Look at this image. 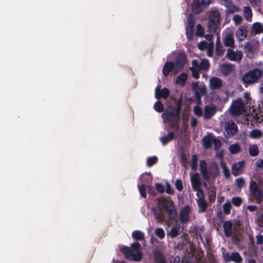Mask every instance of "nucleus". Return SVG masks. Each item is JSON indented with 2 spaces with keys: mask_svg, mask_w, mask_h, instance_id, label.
<instances>
[{
  "mask_svg": "<svg viewBox=\"0 0 263 263\" xmlns=\"http://www.w3.org/2000/svg\"><path fill=\"white\" fill-rule=\"evenodd\" d=\"M209 19L220 21V13L219 11L217 10H212L210 14Z\"/></svg>",
  "mask_w": 263,
  "mask_h": 263,
  "instance_id": "nucleus-39",
  "label": "nucleus"
},
{
  "mask_svg": "<svg viewBox=\"0 0 263 263\" xmlns=\"http://www.w3.org/2000/svg\"><path fill=\"white\" fill-rule=\"evenodd\" d=\"M139 190L142 197L145 198L146 196V190L144 185L138 186Z\"/></svg>",
  "mask_w": 263,
  "mask_h": 263,
  "instance_id": "nucleus-56",
  "label": "nucleus"
},
{
  "mask_svg": "<svg viewBox=\"0 0 263 263\" xmlns=\"http://www.w3.org/2000/svg\"><path fill=\"white\" fill-rule=\"evenodd\" d=\"M155 234L160 238H163L165 236V232L162 228H156L155 231Z\"/></svg>",
  "mask_w": 263,
  "mask_h": 263,
  "instance_id": "nucleus-47",
  "label": "nucleus"
},
{
  "mask_svg": "<svg viewBox=\"0 0 263 263\" xmlns=\"http://www.w3.org/2000/svg\"><path fill=\"white\" fill-rule=\"evenodd\" d=\"M183 228L180 224H176L167 233V236L171 238H175L179 235L182 231Z\"/></svg>",
  "mask_w": 263,
  "mask_h": 263,
  "instance_id": "nucleus-22",
  "label": "nucleus"
},
{
  "mask_svg": "<svg viewBox=\"0 0 263 263\" xmlns=\"http://www.w3.org/2000/svg\"><path fill=\"white\" fill-rule=\"evenodd\" d=\"M235 70V66L230 63L221 65L220 71L224 76H227L233 72Z\"/></svg>",
  "mask_w": 263,
  "mask_h": 263,
  "instance_id": "nucleus-24",
  "label": "nucleus"
},
{
  "mask_svg": "<svg viewBox=\"0 0 263 263\" xmlns=\"http://www.w3.org/2000/svg\"><path fill=\"white\" fill-rule=\"evenodd\" d=\"M175 186L178 190L181 191L182 190V183L181 180H176L175 182Z\"/></svg>",
  "mask_w": 263,
  "mask_h": 263,
  "instance_id": "nucleus-60",
  "label": "nucleus"
},
{
  "mask_svg": "<svg viewBox=\"0 0 263 263\" xmlns=\"http://www.w3.org/2000/svg\"><path fill=\"white\" fill-rule=\"evenodd\" d=\"M251 5L254 7H259L261 5V0H249Z\"/></svg>",
  "mask_w": 263,
  "mask_h": 263,
  "instance_id": "nucleus-58",
  "label": "nucleus"
},
{
  "mask_svg": "<svg viewBox=\"0 0 263 263\" xmlns=\"http://www.w3.org/2000/svg\"><path fill=\"white\" fill-rule=\"evenodd\" d=\"M216 111V107L214 104H209L204 106L203 117L205 119H209L214 116Z\"/></svg>",
  "mask_w": 263,
  "mask_h": 263,
  "instance_id": "nucleus-15",
  "label": "nucleus"
},
{
  "mask_svg": "<svg viewBox=\"0 0 263 263\" xmlns=\"http://www.w3.org/2000/svg\"><path fill=\"white\" fill-rule=\"evenodd\" d=\"M222 255L224 260L227 262L234 261L236 263H240L242 258L239 253L237 252L229 253L227 252L226 250L222 248Z\"/></svg>",
  "mask_w": 263,
  "mask_h": 263,
  "instance_id": "nucleus-9",
  "label": "nucleus"
},
{
  "mask_svg": "<svg viewBox=\"0 0 263 263\" xmlns=\"http://www.w3.org/2000/svg\"><path fill=\"white\" fill-rule=\"evenodd\" d=\"M192 88L195 91L196 97L198 98L201 96L206 94V87L202 84H200L198 82L194 83L192 84Z\"/></svg>",
  "mask_w": 263,
  "mask_h": 263,
  "instance_id": "nucleus-14",
  "label": "nucleus"
},
{
  "mask_svg": "<svg viewBox=\"0 0 263 263\" xmlns=\"http://www.w3.org/2000/svg\"><path fill=\"white\" fill-rule=\"evenodd\" d=\"M187 76L186 73L183 72L181 73L176 79V82L177 84L183 86L185 85Z\"/></svg>",
  "mask_w": 263,
  "mask_h": 263,
  "instance_id": "nucleus-33",
  "label": "nucleus"
},
{
  "mask_svg": "<svg viewBox=\"0 0 263 263\" xmlns=\"http://www.w3.org/2000/svg\"><path fill=\"white\" fill-rule=\"evenodd\" d=\"M247 28L245 26H241L236 31V36L240 41L244 40L247 37Z\"/></svg>",
  "mask_w": 263,
  "mask_h": 263,
  "instance_id": "nucleus-23",
  "label": "nucleus"
},
{
  "mask_svg": "<svg viewBox=\"0 0 263 263\" xmlns=\"http://www.w3.org/2000/svg\"><path fill=\"white\" fill-rule=\"evenodd\" d=\"M226 6L227 7L228 12L231 13L240 11V9L239 8L233 4H226Z\"/></svg>",
  "mask_w": 263,
  "mask_h": 263,
  "instance_id": "nucleus-42",
  "label": "nucleus"
},
{
  "mask_svg": "<svg viewBox=\"0 0 263 263\" xmlns=\"http://www.w3.org/2000/svg\"><path fill=\"white\" fill-rule=\"evenodd\" d=\"M162 210H164L167 216L171 219H174L177 216V208L175 206L173 201L170 199L159 198L158 199L157 209L153 208L152 209L155 219L159 223H162L165 217Z\"/></svg>",
  "mask_w": 263,
  "mask_h": 263,
  "instance_id": "nucleus-1",
  "label": "nucleus"
},
{
  "mask_svg": "<svg viewBox=\"0 0 263 263\" xmlns=\"http://www.w3.org/2000/svg\"><path fill=\"white\" fill-rule=\"evenodd\" d=\"M157 160V158L155 156H153L152 157L148 158L147 159V165L148 166H151L153 164H154Z\"/></svg>",
  "mask_w": 263,
  "mask_h": 263,
  "instance_id": "nucleus-50",
  "label": "nucleus"
},
{
  "mask_svg": "<svg viewBox=\"0 0 263 263\" xmlns=\"http://www.w3.org/2000/svg\"><path fill=\"white\" fill-rule=\"evenodd\" d=\"M223 85L222 80L218 77H213L209 80V86L212 90H216L220 88Z\"/></svg>",
  "mask_w": 263,
  "mask_h": 263,
  "instance_id": "nucleus-17",
  "label": "nucleus"
},
{
  "mask_svg": "<svg viewBox=\"0 0 263 263\" xmlns=\"http://www.w3.org/2000/svg\"><path fill=\"white\" fill-rule=\"evenodd\" d=\"M219 24V21H214L211 19H209L208 26L209 31L211 32H215L218 28Z\"/></svg>",
  "mask_w": 263,
  "mask_h": 263,
  "instance_id": "nucleus-29",
  "label": "nucleus"
},
{
  "mask_svg": "<svg viewBox=\"0 0 263 263\" xmlns=\"http://www.w3.org/2000/svg\"><path fill=\"white\" fill-rule=\"evenodd\" d=\"M120 250L125 257L130 260L140 261L142 257L141 246L138 242L131 244L129 247L122 246Z\"/></svg>",
  "mask_w": 263,
  "mask_h": 263,
  "instance_id": "nucleus-3",
  "label": "nucleus"
},
{
  "mask_svg": "<svg viewBox=\"0 0 263 263\" xmlns=\"http://www.w3.org/2000/svg\"><path fill=\"white\" fill-rule=\"evenodd\" d=\"M212 139H213V135L212 134H208L203 138V144L205 148L210 147L213 143Z\"/></svg>",
  "mask_w": 263,
  "mask_h": 263,
  "instance_id": "nucleus-30",
  "label": "nucleus"
},
{
  "mask_svg": "<svg viewBox=\"0 0 263 263\" xmlns=\"http://www.w3.org/2000/svg\"><path fill=\"white\" fill-rule=\"evenodd\" d=\"M180 114V108L175 107H169L164 113L162 114V118L163 121L166 122L177 118Z\"/></svg>",
  "mask_w": 263,
  "mask_h": 263,
  "instance_id": "nucleus-8",
  "label": "nucleus"
},
{
  "mask_svg": "<svg viewBox=\"0 0 263 263\" xmlns=\"http://www.w3.org/2000/svg\"><path fill=\"white\" fill-rule=\"evenodd\" d=\"M194 112L198 117L203 116V111L198 106H194Z\"/></svg>",
  "mask_w": 263,
  "mask_h": 263,
  "instance_id": "nucleus-49",
  "label": "nucleus"
},
{
  "mask_svg": "<svg viewBox=\"0 0 263 263\" xmlns=\"http://www.w3.org/2000/svg\"><path fill=\"white\" fill-rule=\"evenodd\" d=\"M231 204L230 201L226 202L223 205V211L226 214H228L230 212Z\"/></svg>",
  "mask_w": 263,
  "mask_h": 263,
  "instance_id": "nucleus-46",
  "label": "nucleus"
},
{
  "mask_svg": "<svg viewBox=\"0 0 263 263\" xmlns=\"http://www.w3.org/2000/svg\"><path fill=\"white\" fill-rule=\"evenodd\" d=\"M240 222L236 220L234 221H226L223 223V228L225 235L229 237L238 233L240 229Z\"/></svg>",
  "mask_w": 263,
  "mask_h": 263,
  "instance_id": "nucleus-6",
  "label": "nucleus"
},
{
  "mask_svg": "<svg viewBox=\"0 0 263 263\" xmlns=\"http://www.w3.org/2000/svg\"><path fill=\"white\" fill-rule=\"evenodd\" d=\"M132 237L135 239L142 240L144 238V234L141 231H135L133 232Z\"/></svg>",
  "mask_w": 263,
  "mask_h": 263,
  "instance_id": "nucleus-40",
  "label": "nucleus"
},
{
  "mask_svg": "<svg viewBox=\"0 0 263 263\" xmlns=\"http://www.w3.org/2000/svg\"><path fill=\"white\" fill-rule=\"evenodd\" d=\"M190 209L189 206H185L180 211L179 219L182 223H187L190 220L189 214Z\"/></svg>",
  "mask_w": 263,
  "mask_h": 263,
  "instance_id": "nucleus-19",
  "label": "nucleus"
},
{
  "mask_svg": "<svg viewBox=\"0 0 263 263\" xmlns=\"http://www.w3.org/2000/svg\"><path fill=\"white\" fill-rule=\"evenodd\" d=\"M224 130L227 138L236 135L238 132L237 125L232 121H228L225 123Z\"/></svg>",
  "mask_w": 263,
  "mask_h": 263,
  "instance_id": "nucleus-10",
  "label": "nucleus"
},
{
  "mask_svg": "<svg viewBox=\"0 0 263 263\" xmlns=\"http://www.w3.org/2000/svg\"><path fill=\"white\" fill-rule=\"evenodd\" d=\"M155 258L157 263H167L163 254L158 250L154 252Z\"/></svg>",
  "mask_w": 263,
  "mask_h": 263,
  "instance_id": "nucleus-35",
  "label": "nucleus"
},
{
  "mask_svg": "<svg viewBox=\"0 0 263 263\" xmlns=\"http://www.w3.org/2000/svg\"><path fill=\"white\" fill-rule=\"evenodd\" d=\"M214 44L212 43L210 44V46L206 48L207 50V55L209 57H212L213 54Z\"/></svg>",
  "mask_w": 263,
  "mask_h": 263,
  "instance_id": "nucleus-59",
  "label": "nucleus"
},
{
  "mask_svg": "<svg viewBox=\"0 0 263 263\" xmlns=\"http://www.w3.org/2000/svg\"><path fill=\"white\" fill-rule=\"evenodd\" d=\"M191 181L194 190H197L198 188H200L201 181L198 174L193 173L191 174Z\"/></svg>",
  "mask_w": 263,
  "mask_h": 263,
  "instance_id": "nucleus-26",
  "label": "nucleus"
},
{
  "mask_svg": "<svg viewBox=\"0 0 263 263\" xmlns=\"http://www.w3.org/2000/svg\"><path fill=\"white\" fill-rule=\"evenodd\" d=\"M259 46L258 41L252 40L245 44V49L247 52H254L256 50Z\"/></svg>",
  "mask_w": 263,
  "mask_h": 263,
  "instance_id": "nucleus-21",
  "label": "nucleus"
},
{
  "mask_svg": "<svg viewBox=\"0 0 263 263\" xmlns=\"http://www.w3.org/2000/svg\"><path fill=\"white\" fill-rule=\"evenodd\" d=\"M252 12L249 7H245L243 9V16L248 22H251L252 17Z\"/></svg>",
  "mask_w": 263,
  "mask_h": 263,
  "instance_id": "nucleus-34",
  "label": "nucleus"
},
{
  "mask_svg": "<svg viewBox=\"0 0 263 263\" xmlns=\"http://www.w3.org/2000/svg\"><path fill=\"white\" fill-rule=\"evenodd\" d=\"M249 154L252 157H255L259 153L258 147L256 144H251L249 147Z\"/></svg>",
  "mask_w": 263,
  "mask_h": 263,
  "instance_id": "nucleus-36",
  "label": "nucleus"
},
{
  "mask_svg": "<svg viewBox=\"0 0 263 263\" xmlns=\"http://www.w3.org/2000/svg\"><path fill=\"white\" fill-rule=\"evenodd\" d=\"M204 33V30L200 25H197L196 26V34L198 36H202Z\"/></svg>",
  "mask_w": 263,
  "mask_h": 263,
  "instance_id": "nucleus-55",
  "label": "nucleus"
},
{
  "mask_svg": "<svg viewBox=\"0 0 263 263\" xmlns=\"http://www.w3.org/2000/svg\"><path fill=\"white\" fill-rule=\"evenodd\" d=\"M156 188L160 193H163L164 192V187L162 184L157 183L156 184Z\"/></svg>",
  "mask_w": 263,
  "mask_h": 263,
  "instance_id": "nucleus-61",
  "label": "nucleus"
},
{
  "mask_svg": "<svg viewBox=\"0 0 263 263\" xmlns=\"http://www.w3.org/2000/svg\"><path fill=\"white\" fill-rule=\"evenodd\" d=\"M220 166L222 168V172L224 174V176L226 178H228L230 176V173H229V169L227 167L226 163L223 161H221L220 163Z\"/></svg>",
  "mask_w": 263,
  "mask_h": 263,
  "instance_id": "nucleus-44",
  "label": "nucleus"
},
{
  "mask_svg": "<svg viewBox=\"0 0 263 263\" xmlns=\"http://www.w3.org/2000/svg\"><path fill=\"white\" fill-rule=\"evenodd\" d=\"M154 108L156 111L162 112L163 110V105L160 102H157L154 105Z\"/></svg>",
  "mask_w": 263,
  "mask_h": 263,
  "instance_id": "nucleus-51",
  "label": "nucleus"
},
{
  "mask_svg": "<svg viewBox=\"0 0 263 263\" xmlns=\"http://www.w3.org/2000/svg\"><path fill=\"white\" fill-rule=\"evenodd\" d=\"M192 66L190 68L192 73L193 77L195 79H198L199 77V71L201 70L207 71L210 67L209 61L206 59H203L200 62L197 60L192 61Z\"/></svg>",
  "mask_w": 263,
  "mask_h": 263,
  "instance_id": "nucleus-5",
  "label": "nucleus"
},
{
  "mask_svg": "<svg viewBox=\"0 0 263 263\" xmlns=\"http://www.w3.org/2000/svg\"><path fill=\"white\" fill-rule=\"evenodd\" d=\"M226 56L231 61L240 62L242 58V52L240 50L234 51L231 49H228Z\"/></svg>",
  "mask_w": 263,
  "mask_h": 263,
  "instance_id": "nucleus-13",
  "label": "nucleus"
},
{
  "mask_svg": "<svg viewBox=\"0 0 263 263\" xmlns=\"http://www.w3.org/2000/svg\"><path fill=\"white\" fill-rule=\"evenodd\" d=\"M155 97L158 99L160 98L165 99L168 96L169 91L166 88H163L162 89H161L159 86H157L155 89Z\"/></svg>",
  "mask_w": 263,
  "mask_h": 263,
  "instance_id": "nucleus-25",
  "label": "nucleus"
},
{
  "mask_svg": "<svg viewBox=\"0 0 263 263\" xmlns=\"http://www.w3.org/2000/svg\"><path fill=\"white\" fill-rule=\"evenodd\" d=\"M199 166L200 172L202 174L204 179L205 180H208L210 178V176L207 173L208 171L206 170V164L205 161L204 160H201L200 162Z\"/></svg>",
  "mask_w": 263,
  "mask_h": 263,
  "instance_id": "nucleus-27",
  "label": "nucleus"
},
{
  "mask_svg": "<svg viewBox=\"0 0 263 263\" xmlns=\"http://www.w3.org/2000/svg\"><path fill=\"white\" fill-rule=\"evenodd\" d=\"M262 136V132L260 130L253 129L250 132L249 137L252 139H259Z\"/></svg>",
  "mask_w": 263,
  "mask_h": 263,
  "instance_id": "nucleus-38",
  "label": "nucleus"
},
{
  "mask_svg": "<svg viewBox=\"0 0 263 263\" xmlns=\"http://www.w3.org/2000/svg\"><path fill=\"white\" fill-rule=\"evenodd\" d=\"M232 202L234 205L238 206L241 203L242 200L240 197H236L232 198Z\"/></svg>",
  "mask_w": 263,
  "mask_h": 263,
  "instance_id": "nucleus-53",
  "label": "nucleus"
},
{
  "mask_svg": "<svg viewBox=\"0 0 263 263\" xmlns=\"http://www.w3.org/2000/svg\"><path fill=\"white\" fill-rule=\"evenodd\" d=\"M197 204L200 212H203L206 209V203L204 199H197Z\"/></svg>",
  "mask_w": 263,
  "mask_h": 263,
  "instance_id": "nucleus-43",
  "label": "nucleus"
},
{
  "mask_svg": "<svg viewBox=\"0 0 263 263\" xmlns=\"http://www.w3.org/2000/svg\"><path fill=\"white\" fill-rule=\"evenodd\" d=\"M236 184L237 187L241 189L245 184V180L242 178H239L236 180Z\"/></svg>",
  "mask_w": 263,
  "mask_h": 263,
  "instance_id": "nucleus-52",
  "label": "nucleus"
},
{
  "mask_svg": "<svg viewBox=\"0 0 263 263\" xmlns=\"http://www.w3.org/2000/svg\"><path fill=\"white\" fill-rule=\"evenodd\" d=\"M195 25V21L192 15H190L187 18L186 33L189 40H191L193 37V28Z\"/></svg>",
  "mask_w": 263,
  "mask_h": 263,
  "instance_id": "nucleus-16",
  "label": "nucleus"
},
{
  "mask_svg": "<svg viewBox=\"0 0 263 263\" xmlns=\"http://www.w3.org/2000/svg\"><path fill=\"white\" fill-rule=\"evenodd\" d=\"M174 138V134L172 132H170L166 136H164L160 138V141L163 144H165L172 140Z\"/></svg>",
  "mask_w": 263,
  "mask_h": 263,
  "instance_id": "nucleus-41",
  "label": "nucleus"
},
{
  "mask_svg": "<svg viewBox=\"0 0 263 263\" xmlns=\"http://www.w3.org/2000/svg\"><path fill=\"white\" fill-rule=\"evenodd\" d=\"M250 191L253 195L257 203H261L263 200V192L260 190L257 183L254 181H251L250 184Z\"/></svg>",
  "mask_w": 263,
  "mask_h": 263,
  "instance_id": "nucleus-7",
  "label": "nucleus"
},
{
  "mask_svg": "<svg viewBox=\"0 0 263 263\" xmlns=\"http://www.w3.org/2000/svg\"><path fill=\"white\" fill-rule=\"evenodd\" d=\"M218 172L219 170L218 166L215 163L211 164L207 172L210 176V178L211 177H215L217 176L218 174Z\"/></svg>",
  "mask_w": 263,
  "mask_h": 263,
  "instance_id": "nucleus-32",
  "label": "nucleus"
},
{
  "mask_svg": "<svg viewBox=\"0 0 263 263\" xmlns=\"http://www.w3.org/2000/svg\"><path fill=\"white\" fill-rule=\"evenodd\" d=\"M197 156L196 155L192 156L191 167L194 170L197 168Z\"/></svg>",
  "mask_w": 263,
  "mask_h": 263,
  "instance_id": "nucleus-57",
  "label": "nucleus"
},
{
  "mask_svg": "<svg viewBox=\"0 0 263 263\" xmlns=\"http://www.w3.org/2000/svg\"><path fill=\"white\" fill-rule=\"evenodd\" d=\"M240 150V145L237 143L231 144L229 147V151L232 154H237Z\"/></svg>",
  "mask_w": 263,
  "mask_h": 263,
  "instance_id": "nucleus-37",
  "label": "nucleus"
},
{
  "mask_svg": "<svg viewBox=\"0 0 263 263\" xmlns=\"http://www.w3.org/2000/svg\"><path fill=\"white\" fill-rule=\"evenodd\" d=\"M251 29L253 33L259 34L263 32V26L260 23H253L251 26Z\"/></svg>",
  "mask_w": 263,
  "mask_h": 263,
  "instance_id": "nucleus-31",
  "label": "nucleus"
},
{
  "mask_svg": "<svg viewBox=\"0 0 263 263\" xmlns=\"http://www.w3.org/2000/svg\"><path fill=\"white\" fill-rule=\"evenodd\" d=\"M186 63V56L184 53H179L176 58L174 63L172 62H166L162 69V73L164 76L168 75L171 71L176 74L180 71Z\"/></svg>",
  "mask_w": 263,
  "mask_h": 263,
  "instance_id": "nucleus-2",
  "label": "nucleus"
},
{
  "mask_svg": "<svg viewBox=\"0 0 263 263\" xmlns=\"http://www.w3.org/2000/svg\"><path fill=\"white\" fill-rule=\"evenodd\" d=\"M262 71L259 69H254L245 73L241 77V80L245 86L256 83L260 78Z\"/></svg>",
  "mask_w": 263,
  "mask_h": 263,
  "instance_id": "nucleus-4",
  "label": "nucleus"
},
{
  "mask_svg": "<svg viewBox=\"0 0 263 263\" xmlns=\"http://www.w3.org/2000/svg\"><path fill=\"white\" fill-rule=\"evenodd\" d=\"M234 41L232 33H227L224 38V44L227 47H233Z\"/></svg>",
  "mask_w": 263,
  "mask_h": 263,
  "instance_id": "nucleus-28",
  "label": "nucleus"
},
{
  "mask_svg": "<svg viewBox=\"0 0 263 263\" xmlns=\"http://www.w3.org/2000/svg\"><path fill=\"white\" fill-rule=\"evenodd\" d=\"M256 165L258 168L263 169V160L261 159L258 160L256 163Z\"/></svg>",
  "mask_w": 263,
  "mask_h": 263,
  "instance_id": "nucleus-64",
  "label": "nucleus"
},
{
  "mask_svg": "<svg viewBox=\"0 0 263 263\" xmlns=\"http://www.w3.org/2000/svg\"><path fill=\"white\" fill-rule=\"evenodd\" d=\"M210 99L211 102L217 104H222L227 101V98H222L218 92H213L210 94Z\"/></svg>",
  "mask_w": 263,
  "mask_h": 263,
  "instance_id": "nucleus-20",
  "label": "nucleus"
},
{
  "mask_svg": "<svg viewBox=\"0 0 263 263\" xmlns=\"http://www.w3.org/2000/svg\"><path fill=\"white\" fill-rule=\"evenodd\" d=\"M212 141L215 149H217L220 147L221 143L219 139H217L213 136V139H212Z\"/></svg>",
  "mask_w": 263,
  "mask_h": 263,
  "instance_id": "nucleus-54",
  "label": "nucleus"
},
{
  "mask_svg": "<svg viewBox=\"0 0 263 263\" xmlns=\"http://www.w3.org/2000/svg\"><path fill=\"white\" fill-rule=\"evenodd\" d=\"M237 233H235V234L232 235V236H231L232 237V241H233V243L236 245H238L239 242V239L237 237Z\"/></svg>",
  "mask_w": 263,
  "mask_h": 263,
  "instance_id": "nucleus-63",
  "label": "nucleus"
},
{
  "mask_svg": "<svg viewBox=\"0 0 263 263\" xmlns=\"http://www.w3.org/2000/svg\"><path fill=\"white\" fill-rule=\"evenodd\" d=\"M197 192V196L198 199H203V194L202 192L198 188L197 190H194Z\"/></svg>",
  "mask_w": 263,
  "mask_h": 263,
  "instance_id": "nucleus-62",
  "label": "nucleus"
},
{
  "mask_svg": "<svg viewBox=\"0 0 263 263\" xmlns=\"http://www.w3.org/2000/svg\"><path fill=\"white\" fill-rule=\"evenodd\" d=\"M210 0H194L192 7L193 12L200 13L204 7L210 4Z\"/></svg>",
  "mask_w": 263,
  "mask_h": 263,
  "instance_id": "nucleus-12",
  "label": "nucleus"
},
{
  "mask_svg": "<svg viewBox=\"0 0 263 263\" xmlns=\"http://www.w3.org/2000/svg\"><path fill=\"white\" fill-rule=\"evenodd\" d=\"M244 104L241 99H238L233 101L230 108V112L234 115H239L243 112Z\"/></svg>",
  "mask_w": 263,
  "mask_h": 263,
  "instance_id": "nucleus-11",
  "label": "nucleus"
},
{
  "mask_svg": "<svg viewBox=\"0 0 263 263\" xmlns=\"http://www.w3.org/2000/svg\"><path fill=\"white\" fill-rule=\"evenodd\" d=\"M245 162L243 161H240L237 162L233 164L232 166V173L235 176H237L243 172Z\"/></svg>",
  "mask_w": 263,
  "mask_h": 263,
  "instance_id": "nucleus-18",
  "label": "nucleus"
},
{
  "mask_svg": "<svg viewBox=\"0 0 263 263\" xmlns=\"http://www.w3.org/2000/svg\"><path fill=\"white\" fill-rule=\"evenodd\" d=\"M212 43H213V42H206L203 41V42H200L199 44H198V47L201 50L206 49V48L210 46V44H212Z\"/></svg>",
  "mask_w": 263,
  "mask_h": 263,
  "instance_id": "nucleus-45",
  "label": "nucleus"
},
{
  "mask_svg": "<svg viewBox=\"0 0 263 263\" xmlns=\"http://www.w3.org/2000/svg\"><path fill=\"white\" fill-rule=\"evenodd\" d=\"M242 20V17L240 15L235 14L233 17V21L236 25L241 24Z\"/></svg>",
  "mask_w": 263,
  "mask_h": 263,
  "instance_id": "nucleus-48",
  "label": "nucleus"
}]
</instances>
